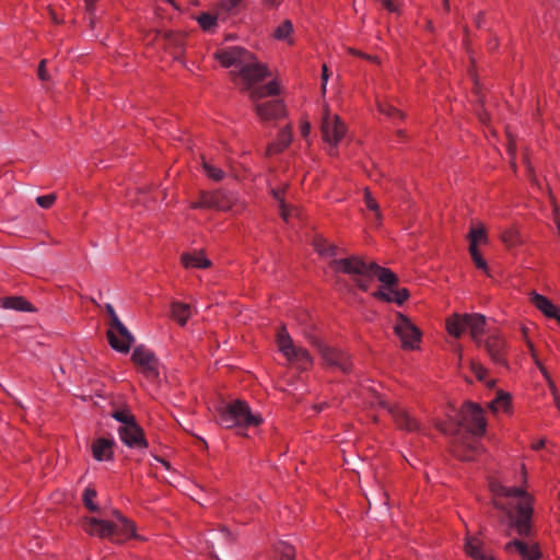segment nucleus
<instances>
[{
  "label": "nucleus",
  "instance_id": "f257e3e1",
  "mask_svg": "<svg viewBox=\"0 0 560 560\" xmlns=\"http://www.w3.org/2000/svg\"><path fill=\"white\" fill-rule=\"evenodd\" d=\"M489 489L493 497L494 506L506 514L511 527L515 528L520 536H529L532 533L533 497L521 487H509L497 479L489 481Z\"/></svg>",
  "mask_w": 560,
  "mask_h": 560
},
{
  "label": "nucleus",
  "instance_id": "f03ea898",
  "mask_svg": "<svg viewBox=\"0 0 560 560\" xmlns=\"http://www.w3.org/2000/svg\"><path fill=\"white\" fill-rule=\"evenodd\" d=\"M215 418L225 429L258 427L262 422L261 416L253 413L248 404L243 400H234L218 407Z\"/></svg>",
  "mask_w": 560,
  "mask_h": 560
},
{
  "label": "nucleus",
  "instance_id": "7ed1b4c3",
  "mask_svg": "<svg viewBox=\"0 0 560 560\" xmlns=\"http://www.w3.org/2000/svg\"><path fill=\"white\" fill-rule=\"evenodd\" d=\"M336 272L354 276L355 284L362 290L368 291L374 279V273L380 267L375 262H365L358 256H351L341 259H334L329 264Z\"/></svg>",
  "mask_w": 560,
  "mask_h": 560
},
{
  "label": "nucleus",
  "instance_id": "20e7f679",
  "mask_svg": "<svg viewBox=\"0 0 560 560\" xmlns=\"http://www.w3.org/2000/svg\"><path fill=\"white\" fill-rule=\"evenodd\" d=\"M374 277L382 283L380 289L373 293L377 300L401 305L409 298V291L405 288H397V277L388 268L377 267Z\"/></svg>",
  "mask_w": 560,
  "mask_h": 560
},
{
  "label": "nucleus",
  "instance_id": "39448f33",
  "mask_svg": "<svg viewBox=\"0 0 560 560\" xmlns=\"http://www.w3.org/2000/svg\"><path fill=\"white\" fill-rule=\"evenodd\" d=\"M277 345L279 351L290 363L301 370H307L312 366L313 359L308 351L294 345L284 326H282L277 334Z\"/></svg>",
  "mask_w": 560,
  "mask_h": 560
},
{
  "label": "nucleus",
  "instance_id": "423d86ee",
  "mask_svg": "<svg viewBox=\"0 0 560 560\" xmlns=\"http://www.w3.org/2000/svg\"><path fill=\"white\" fill-rule=\"evenodd\" d=\"M235 196L230 191H201L197 201H191V209L229 211L235 203Z\"/></svg>",
  "mask_w": 560,
  "mask_h": 560
},
{
  "label": "nucleus",
  "instance_id": "0eeeda50",
  "mask_svg": "<svg viewBox=\"0 0 560 560\" xmlns=\"http://www.w3.org/2000/svg\"><path fill=\"white\" fill-rule=\"evenodd\" d=\"M394 332L399 338L402 349L416 350L419 348L422 334L406 315L397 313L394 323Z\"/></svg>",
  "mask_w": 560,
  "mask_h": 560
},
{
  "label": "nucleus",
  "instance_id": "6e6552de",
  "mask_svg": "<svg viewBox=\"0 0 560 560\" xmlns=\"http://www.w3.org/2000/svg\"><path fill=\"white\" fill-rule=\"evenodd\" d=\"M234 80L242 81L244 90L250 95L253 89H257L256 84L268 75L267 67L259 63L253 55L250 61L245 62L237 71H232Z\"/></svg>",
  "mask_w": 560,
  "mask_h": 560
},
{
  "label": "nucleus",
  "instance_id": "1a4fd4ad",
  "mask_svg": "<svg viewBox=\"0 0 560 560\" xmlns=\"http://www.w3.org/2000/svg\"><path fill=\"white\" fill-rule=\"evenodd\" d=\"M346 132L347 128L345 124L336 114H331L328 107L325 106L322 119V135L324 141L331 147L330 154H334L332 150L336 149Z\"/></svg>",
  "mask_w": 560,
  "mask_h": 560
},
{
  "label": "nucleus",
  "instance_id": "9d476101",
  "mask_svg": "<svg viewBox=\"0 0 560 560\" xmlns=\"http://www.w3.org/2000/svg\"><path fill=\"white\" fill-rule=\"evenodd\" d=\"M312 345L319 351L325 364L331 369L347 373L350 371L352 363L350 357L339 349L325 345L318 339H313Z\"/></svg>",
  "mask_w": 560,
  "mask_h": 560
},
{
  "label": "nucleus",
  "instance_id": "9b49d317",
  "mask_svg": "<svg viewBox=\"0 0 560 560\" xmlns=\"http://www.w3.org/2000/svg\"><path fill=\"white\" fill-rule=\"evenodd\" d=\"M462 425L474 435L486 432L487 422L482 408L474 402H467L460 410Z\"/></svg>",
  "mask_w": 560,
  "mask_h": 560
},
{
  "label": "nucleus",
  "instance_id": "f8f14e48",
  "mask_svg": "<svg viewBox=\"0 0 560 560\" xmlns=\"http://www.w3.org/2000/svg\"><path fill=\"white\" fill-rule=\"evenodd\" d=\"M253 54L242 47L232 46L218 49L213 57L224 68L237 71L245 62L250 61Z\"/></svg>",
  "mask_w": 560,
  "mask_h": 560
},
{
  "label": "nucleus",
  "instance_id": "ddd939ff",
  "mask_svg": "<svg viewBox=\"0 0 560 560\" xmlns=\"http://www.w3.org/2000/svg\"><path fill=\"white\" fill-rule=\"evenodd\" d=\"M115 521H110L109 525V540L115 544L124 542L130 538H137L136 525L132 521L124 516L119 511L113 512Z\"/></svg>",
  "mask_w": 560,
  "mask_h": 560
},
{
  "label": "nucleus",
  "instance_id": "4468645a",
  "mask_svg": "<svg viewBox=\"0 0 560 560\" xmlns=\"http://www.w3.org/2000/svg\"><path fill=\"white\" fill-rule=\"evenodd\" d=\"M115 320L116 324H109L107 330L108 342L114 350L127 353L133 342V337L119 318H115Z\"/></svg>",
  "mask_w": 560,
  "mask_h": 560
},
{
  "label": "nucleus",
  "instance_id": "2eb2a0df",
  "mask_svg": "<svg viewBox=\"0 0 560 560\" xmlns=\"http://www.w3.org/2000/svg\"><path fill=\"white\" fill-rule=\"evenodd\" d=\"M483 347L487 350L490 359L499 365L505 366L508 345L502 335L494 332L487 337L483 341Z\"/></svg>",
  "mask_w": 560,
  "mask_h": 560
},
{
  "label": "nucleus",
  "instance_id": "dca6fc26",
  "mask_svg": "<svg viewBox=\"0 0 560 560\" xmlns=\"http://www.w3.org/2000/svg\"><path fill=\"white\" fill-rule=\"evenodd\" d=\"M381 405L390 413L398 429L407 432H417L420 430L419 421L402 407L390 406L386 402H381Z\"/></svg>",
  "mask_w": 560,
  "mask_h": 560
},
{
  "label": "nucleus",
  "instance_id": "f3484780",
  "mask_svg": "<svg viewBox=\"0 0 560 560\" xmlns=\"http://www.w3.org/2000/svg\"><path fill=\"white\" fill-rule=\"evenodd\" d=\"M118 435L121 442L128 447L147 448L148 443L143 435L142 429L135 422L129 425H121L118 429Z\"/></svg>",
  "mask_w": 560,
  "mask_h": 560
},
{
  "label": "nucleus",
  "instance_id": "a211bd4d",
  "mask_svg": "<svg viewBox=\"0 0 560 560\" xmlns=\"http://www.w3.org/2000/svg\"><path fill=\"white\" fill-rule=\"evenodd\" d=\"M464 550L471 560H495L491 551L486 547L483 540L477 535H467Z\"/></svg>",
  "mask_w": 560,
  "mask_h": 560
},
{
  "label": "nucleus",
  "instance_id": "6ab92c4d",
  "mask_svg": "<svg viewBox=\"0 0 560 560\" xmlns=\"http://www.w3.org/2000/svg\"><path fill=\"white\" fill-rule=\"evenodd\" d=\"M115 441L113 438H96L91 443L92 457L96 462H113L114 460Z\"/></svg>",
  "mask_w": 560,
  "mask_h": 560
},
{
  "label": "nucleus",
  "instance_id": "aec40b11",
  "mask_svg": "<svg viewBox=\"0 0 560 560\" xmlns=\"http://www.w3.org/2000/svg\"><path fill=\"white\" fill-rule=\"evenodd\" d=\"M255 112L260 120H276L285 115V106L281 101H267L257 103L255 105Z\"/></svg>",
  "mask_w": 560,
  "mask_h": 560
},
{
  "label": "nucleus",
  "instance_id": "412c9836",
  "mask_svg": "<svg viewBox=\"0 0 560 560\" xmlns=\"http://www.w3.org/2000/svg\"><path fill=\"white\" fill-rule=\"evenodd\" d=\"M131 360L144 372H153L155 370V357L149 349L144 348L143 346H139L133 349Z\"/></svg>",
  "mask_w": 560,
  "mask_h": 560
},
{
  "label": "nucleus",
  "instance_id": "4be33fe9",
  "mask_svg": "<svg viewBox=\"0 0 560 560\" xmlns=\"http://www.w3.org/2000/svg\"><path fill=\"white\" fill-rule=\"evenodd\" d=\"M505 549L508 551L515 549L524 560H538L541 557V552L537 544H527L518 539L508 542Z\"/></svg>",
  "mask_w": 560,
  "mask_h": 560
},
{
  "label": "nucleus",
  "instance_id": "5701e85b",
  "mask_svg": "<svg viewBox=\"0 0 560 560\" xmlns=\"http://www.w3.org/2000/svg\"><path fill=\"white\" fill-rule=\"evenodd\" d=\"M110 521L101 520L96 517H88L83 521V529L91 536H96L98 538H107L109 539Z\"/></svg>",
  "mask_w": 560,
  "mask_h": 560
},
{
  "label": "nucleus",
  "instance_id": "b1692460",
  "mask_svg": "<svg viewBox=\"0 0 560 560\" xmlns=\"http://www.w3.org/2000/svg\"><path fill=\"white\" fill-rule=\"evenodd\" d=\"M529 300L532 304L546 317L555 318L560 322L558 307L547 296L533 292L529 296Z\"/></svg>",
  "mask_w": 560,
  "mask_h": 560
},
{
  "label": "nucleus",
  "instance_id": "393cba45",
  "mask_svg": "<svg viewBox=\"0 0 560 560\" xmlns=\"http://www.w3.org/2000/svg\"><path fill=\"white\" fill-rule=\"evenodd\" d=\"M467 329L472 340L480 346L482 342V334L486 325V318L480 314H466Z\"/></svg>",
  "mask_w": 560,
  "mask_h": 560
},
{
  "label": "nucleus",
  "instance_id": "a878e982",
  "mask_svg": "<svg viewBox=\"0 0 560 560\" xmlns=\"http://www.w3.org/2000/svg\"><path fill=\"white\" fill-rule=\"evenodd\" d=\"M292 141V131L290 126L281 129L277 136V139L271 142L267 148V154H277L285 150Z\"/></svg>",
  "mask_w": 560,
  "mask_h": 560
},
{
  "label": "nucleus",
  "instance_id": "bb28decb",
  "mask_svg": "<svg viewBox=\"0 0 560 560\" xmlns=\"http://www.w3.org/2000/svg\"><path fill=\"white\" fill-rule=\"evenodd\" d=\"M171 313L174 320H176L180 326H185L192 316L194 310L190 304L173 302Z\"/></svg>",
  "mask_w": 560,
  "mask_h": 560
},
{
  "label": "nucleus",
  "instance_id": "cd10ccee",
  "mask_svg": "<svg viewBox=\"0 0 560 560\" xmlns=\"http://www.w3.org/2000/svg\"><path fill=\"white\" fill-rule=\"evenodd\" d=\"M180 260L185 268L206 269L211 265L202 252L184 254Z\"/></svg>",
  "mask_w": 560,
  "mask_h": 560
},
{
  "label": "nucleus",
  "instance_id": "c85d7f7f",
  "mask_svg": "<svg viewBox=\"0 0 560 560\" xmlns=\"http://www.w3.org/2000/svg\"><path fill=\"white\" fill-rule=\"evenodd\" d=\"M280 94V83L277 80H272L265 85L257 86L250 91V100L254 102L259 101L266 96H273Z\"/></svg>",
  "mask_w": 560,
  "mask_h": 560
},
{
  "label": "nucleus",
  "instance_id": "c756f323",
  "mask_svg": "<svg viewBox=\"0 0 560 560\" xmlns=\"http://www.w3.org/2000/svg\"><path fill=\"white\" fill-rule=\"evenodd\" d=\"M512 397L509 393L498 390L495 398L489 404V408L493 413L510 412L512 409Z\"/></svg>",
  "mask_w": 560,
  "mask_h": 560
},
{
  "label": "nucleus",
  "instance_id": "7c9ffc66",
  "mask_svg": "<svg viewBox=\"0 0 560 560\" xmlns=\"http://www.w3.org/2000/svg\"><path fill=\"white\" fill-rule=\"evenodd\" d=\"M446 329L447 332L453 337L458 338L459 336H462V334L467 329L466 314H454L453 316H451L446 320Z\"/></svg>",
  "mask_w": 560,
  "mask_h": 560
},
{
  "label": "nucleus",
  "instance_id": "2f4dec72",
  "mask_svg": "<svg viewBox=\"0 0 560 560\" xmlns=\"http://www.w3.org/2000/svg\"><path fill=\"white\" fill-rule=\"evenodd\" d=\"M292 33H293V24L291 21L285 20L275 28L273 37L277 40L285 42L288 45H293L294 39L292 37Z\"/></svg>",
  "mask_w": 560,
  "mask_h": 560
},
{
  "label": "nucleus",
  "instance_id": "473e14b6",
  "mask_svg": "<svg viewBox=\"0 0 560 560\" xmlns=\"http://www.w3.org/2000/svg\"><path fill=\"white\" fill-rule=\"evenodd\" d=\"M1 306L9 310L31 312L32 304L22 296H9L1 301Z\"/></svg>",
  "mask_w": 560,
  "mask_h": 560
},
{
  "label": "nucleus",
  "instance_id": "72a5a7b5",
  "mask_svg": "<svg viewBox=\"0 0 560 560\" xmlns=\"http://www.w3.org/2000/svg\"><path fill=\"white\" fill-rule=\"evenodd\" d=\"M285 188H279V189H272V196L275 199L279 201V209H280V215L282 219L288 222L290 218L298 215V209L296 208H289L283 200V192Z\"/></svg>",
  "mask_w": 560,
  "mask_h": 560
},
{
  "label": "nucleus",
  "instance_id": "f704fd0d",
  "mask_svg": "<svg viewBox=\"0 0 560 560\" xmlns=\"http://www.w3.org/2000/svg\"><path fill=\"white\" fill-rule=\"evenodd\" d=\"M470 371L476 376V378L480 382H483L487 387L492 388L495 385V380L488 378V370L479 362L471 361Z\"/></svg>",
  "mask_w": 560,
  "mask_h": 560
},
{
  "label": "nucleus",
  "instance_id": "c9c22d12",
  "mask_svg": "<svg viewBox=\"0 0 560 560\" xmlns=\"http://www.w3.org/2000/svg\"><path fill=\"white\" fill-rule=\"evenodd\" d=\"M314 248L315 250L324 257H335L338 255L339 249L337 246L328 243L324 238H316L314 241Z\"/></svg>",
  "mask_w": 560,
  "mask_h": 560
},
{
  "label": "nucleus",
  "instance_id": "e433bc0d",
  "mask_svg": "<svg viewBox=\"0 0 560 560\" xmlns=\"http://www.w3.org/2000/svg\"><path fill=\"white\" fill-rule=\"evenodd\" d=\"M469 246L478 247L479 244L488 242L487 232L482 225L471 228L468 234Z\"/></svg>",
  "mask_w": 560,
  "mask_h": 560
},
{
  "label": "nucleus",
  "instance_id": "4c0bfd02",
  "mask_svg": "<svg viewBox=\"0 0 560 560\" xmlns=\"http://www.w3.org/2000/svg\"><path fill=\"white\" fill-rule=\"evenodd\" d=\"M275 551L279 560H294V548L287 542L281 541L277 544Z\"/></svg>",
  "mask_w": 560,
  "mask_h": 560
},
{
  "label": "nucleus",
  "instance_id": "58836bf2",
  "mask_svg": "<svg viewBox=\"0 0 560 560\" xmlns=\"http://www.w3.org/2000/svg\"><path fill=\"white\" fill-rule=\"evenodd\" d=\"M378 112L392 119H402L404 114L395 108L393 105L386 103V102H378L377 103Z\"/></svg>",
  "mask_w": 560,
  "mask_h": 560
},
{
  "label": "nucleus",
  "instance_id": "ea45409f",
  "mask_svg": "<svg viewBox=\"0 0 560 560\" xmlns=\"http://www.w3.org/2000/svg\"><path fill=\"white\" fill-rule=\"evenodd\" d=\"M197 21H198V24L199 26L206 31V32H209L211 31L214 26H217V16L213 15V14H210V13H201L198 18H197Z\"/></svg>",
  "mask_w": 560,
  "mask_h": 560
},
{
  "label": "nucleus",
  "instance_id": "a19ab883",
  "mask_svg": "<svg viewBox=\"0 0 560 560\" xmlns=\"http://www.w3.org/2000/svg\"><path fill=\"white\" fill-rule=\"evenodd\" d=\"M96 491L93 488H85L83 492V503L91 512L98 511V505L95 503Z\"/></svg>",
  "mask_w": 560,
  "mask_h": 560
},
{
  "label": "nucleus",
  "instance_id": "79ce46f5",
  "mask_svg": "<svg viewBox=\"0 0 560 560\" xmlns=\"http://www.w3.org/2000/svg\"><path fill=\"white\" fill-rule=\"evenodd\" d=\"M202 168H203L206 175L213 180L219 182L224 176V172L221 168L212 165L211 163H209L205 160L202 161Z\"/></svg>",
  "mask_w": 560,
  "mask_h": 560
},
{
  "label": "nucleus",
  "instance_id": "37998d69",
  "mask_svg": "<svg viewBox=\"0 0 560 560\" xmlns=\"http://www.w3.org/2000/svg\"><path fill=\"white\" fill-rule=\"evenodd\" d=\"M522 331H523V335H524V338L526 340V343H527V347L530 351V354L536 363V365L538 366V369L540 370V372L542 373L544 377L546 380L549 381V375H548V372L546 370V368L541 364V362L538 360L537 355H536V352H535V349H534V345L532 343L530 340H528L527 338V329L525 327L522 328Z\"/></svg>",
  "mask_w": 560,
  "mask_h": 560
},
{
  "label": "nucleus",
  "instance_id": "c03bdc74",
  "mask_svg": "<svg viewBox=\"0 0 560 560\" xmlns=\"http://www.w3.org/2000/svg\"><path fill=\"white\" fill-rule=\"evenodd\" d=\"M468 249H469V254L471 256V259H472L475 266L478 269H481L485 272H488V264L481 256L480 252L478 250V247H474V245H472V246H469Z\"/></svg>",
  "mask_w": 560,
  "mask_h": 560
},
{
  "label": "nucleus",
  "instance_id": "a18cd8bd",
  "mask_svg": "<svg viewBox=\"0 0 560 560\" xmlns=\"http://www.w3.org/2000/svg\"><path fill=\"white\" fill-rule=\"evenodd\" d=\"M364 203L366 208L373 211L377 219H381V212L377 201L372 197L371 191L365 188L364 189Z\"/></svg>",
  "mask_w": 560,
  "mask_h": 560
},
{
  "label": "nucleus",
  "instance_id": "49530a36",
  "mask_svg": "<svg viewBox=\"0 0 560 560\" xmlns=\"http://www.w3.org/2000/svg\"><path fill=\"white\" fill-rule=\"evenodd\" d=\"M113 418L122 423V425H129V423H135V417L126 410H116L113 413Z\"/></svg>",
  "mask_w": 560,
  "mask_h": 560
},
{
  "label": "nucleus",
  "instance_id": "de8ad7c7",
  "mask_svg": "<svg viewBox=\"0 0 560 560\" xmlns=\"http://www.w3.org/2000/svg\"><path fill=\"white\" fill-rule=\"evenodd\" d=\"M501 238L503 243H505L509 246H514L518 243V233L514 229L506 230L502 233Z\"/></svg>",
  "mask_w": 560,
  "mask_h": 560
},
{
  "label": "nucleus",
  "instance_id": "09e8293b",
  "mask_svg": "<svg viewBox=\"0 0 560 560\" xmlns=\"http://www.w3.org/2000/svg\"><path fill=\"white\" fill-rule=\"evenodd\" d=\"M477 453V446H472L468 451H462L460 447L454 448V454L462 460H472L475 458V455Z\"/></svg>",
  "mask_w": 560,
  "mask_h": 560
},
{
  "label": "nucleus",
  "instance_id": "8fccbe9b",
  "mask_svg": "<svg viewBox=\"0 0 560 560\" xmlns=\"http://www.w3.org/2000/svg\"><path fill=\"white\" fill-rule=\"evenodd\" d=\"M56 201V195L55 194H48L44 196H38L36 198V202L40 208L49 209Z\"/></svg>",
  "mask_w": 560,
  "mask_h": 560
},
{
  "label": "nucleus",
  "instance_id": "3c124183",
  "mask_svg": "<svg viewBox=\"0 0 560 560\" xmlns=\"http://www.w3.org/2000/svg\"><path fill=\"white\" fill-rule=\"evenodd\" d=\"M244 0H220L219 5L225 12H232L236 10Z\"/></svg>",
  "mask_w": 560,
  "mask_h": 560
},
{
  "label": "nucleus",
  "instance_id": "603ef678",
  "mask_svg": "<svg viewBox=\"0 0 560 560\" xmlns=\"http://www.w3.org/2000/svg\"><path fill=\"white\" fill-rule=\"evenodd\" d=\"M300 132H301V136L306 140L308 141V137L311 135V124L307 119L305 118H302L300 120Z\"/></svg>",
  "mask_w": 560,
  "mask_h": 560
},
{
  "label": "nucleus",
  "instance_id": "864d4df0",
  "mask_svg": "<svg viewBox=\"0 0 560 560\" xmlns=\"http://www.w3.org/2000/svg\"><path fill=\"white\" fill-rule=\"evenodd\" d=\"M37 74H38L39 80H42V81H47L49 79V75L46 72V60L45 59H43L39 62L38 69H37Z\"/></svg>",
  "mask_w": 560,
  "mask_h": 560
},
{
  "label": "nucleus",
  "instance_id": "5fc2aeb1",
  "mask_svg": "<svg viewBox=\"0 0 560 560\" xmlns=\"http://www.w3.org/2000/svg\"><path fill=\"white\" fill-rule=\"evenodd\" d=\"M329 79L328 68L324 63L322 67V92L326 93V86Z\"/></svg>",
  "mask_w": 560,
  "mask_h": 560
},
{
  "label": "nucleus",
  "instance_id": "6e6d98bb",
  "mask_svg": "<svg viewBox=\"0 0 560 560\" xmlns=\"http://www.w3.org/2000/svg\"><path fill=\"white\" fill-rule=\"evenodd\" d=\"M220 537L225 542H231L233 540L232 534L226 528H222L220 530Z\"/></svg>",
  "mask_w": 560,
  "mask_h": 560
},
{
  "label": "nucleus",
  "instance_id": "4d7b16f0",
  "mask_svg": "<svg viewBox=\"0 0 560 560\" xmlns=\"http://www.w3.org/2000/svg\"><path fill=\"white\" fill-rule=\"evenodd\" d=\"M106 310H107V313H108V315H109V317H110V324H116L115 318H118V316H117V314H116V312H115L114 307H113L112 305H109V304H108V305L106 306Z\"/></svg>",
  "mask_w": 560,
  "mask_h": 560
},
{
  "label": "nucleus",
  "instance_id": "13d9d810",
  "mask_svg": "<svg viewBox=\"0 0 560 560\" xmlns=\"http://www.w3.org/2000/svg\"><path fill=\"white\" fill-rule=\"evenodd\" d=\"M545 444H546V440L545 439H539V440L534 441L532 443V448L534 451H538V450L542 448L545 446Z\"/></svg>",
  "mask_w": 560,
  "mask_h": 560
},
{
  "label": "nucleus",
  "instance_id": "bf43d9fd",
  "mask_svg": "<svg viewBox=\"0 0 560 560\" xmlns=\"http://www.w3.org/2000/svg\"><path fill=\"white\" fill-rule=\"evenodd\" d=\"M382 3L385 9H387L389 12H395L397 9L395 4L393 3V0H382Z\"/></svg>",
  "mask_w": 560,
  "mask_h": 560
},
{
  "label": "nucleus",
  "instance_id": "052dcab7",
  "mask_svg": "<svg viewBox=\"0 0 560 560\" xmlns=\"http://www.w3.org/2000/svg\"><path fill=\"white\" fill-rule=\"evenodd\" d=\"M509 154L511 156V164L515 167V144H509Z\"/></svg>",
  "mask_w": 560,
  "mask_h": 560
},
{
  "label": "nucleus",
  "instance_id": "680f3d73",
  "mask_svg": "<svg viewBox=\"0 0 560 560\" xmlns=\"http://www.w3.org/2000/svg\"><path fill=\"white\" fill-rule=\"evenodd\" d=\"M314 408L316 409V411H322L324 409V405H319V406H314Z\"/></svg>",
  "mask_w": 560,
  "mask_h": 560
},
{
  "label": "nucleus",
  "instance_id": "e2e57ef3",
  "mask_svg": "<svg viewBox=\"0 0 560 560\" xmlns=\"http://www.w3.org/2000/svg\"><path fill=\"white\" fill-rule=\"evenodd\" d=\"M444 5H445V9L448 10V2H447V0H444Z\"/></svg>",
  "mask_w": 560,
  "mask_h": 560
}]
</instances>
